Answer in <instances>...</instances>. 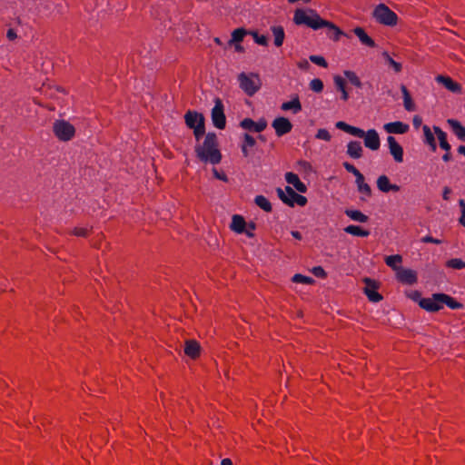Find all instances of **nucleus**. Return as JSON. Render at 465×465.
I'll list each match as a JSON object with an SVG mask.
<instances>
[{
  "label": "nucleus",
  "instance_id": "nucleus-13",
  "mask_svg": "<svg viewBox=\"0 0 465 465\" xmlns=\"http://www.w3.org/2000/svg\"><path fill=\"white\" fill-rule=\"evenodd\" d=\"M396 278L403 284L412 285L418 282L417 272L411 269L403 267L400 268L396 272Z\"/></svg>",
  "mask_w": 465,
  "mask_h": 465
},
{
  "label": "nucleus",
  "instance_id": "nucleus-51",
  "mask_svg": "<svg viewBox=\"0 0 465 465\" xmlns=\"http://www.w3.org/2000/svg\"><path fill=\"white\" fill-rule=\"evenodd\" d=\"M358 191L361 193H364L368 197L371 196L372 193L371 186L366 183L364 184H360V186L358 187Z\"/></svg>",
  "mask_w": 465,
  "mask_h": 465
},
{
  "label": "nucleus",
  "instance_id": "nucleus-60",
  "mask_svg": "<svg viewBox=\"0 0 465 465\" xmlns=\"http://www.w3.org/2000/svg\"><path fill=\"white\" fill-rule=\"evenodd\" d=\"M6 37L10 41H13V40H15L17 37V35H16L15 31L13 28H10V29H8V31L6 33Z\"/></svg>",
  "mask_w": 465,
  "mask_h": 465
},
{
  "label": "nucleus",
  "instance_id": "nucleus-30",
  "mask_svg": "<svg viewBox=\"0 0 465 465\" xmlns=\"http://www.w3.org/2000/svg\"><path fill=\"white\" fill-rule=\"evenodd\" d=\"M344 213L351 218V220L359 223H367L369 221V216L362 213L359 210H353V209H346L344 211Z\"/></svg>",
  "mask_w": 465,
  "mask_h": 465
},
{
  "label": "nucleus",
  "instance_id": "nucleus-1",
  "mask_svg": "<svg viewBox=\"0 0 465 465\" xmlns=\"http://www.w3.org/2000/svg\"><path fill=\"white\" fill-rule=\"evenodd\" d=\"M293 23L297 25H306L313 30H319L326 27L328 29V35L333 41H339L341 35H345L332 22L322 19L314 9H302L298 8L294 12Z\"/></svg>",
  "mask_w": 465,
  "mask_h": 465
},
{
  "label": "nucleus",
  "instance_id": "nucleus-49",
  "mask_svg": "<svg viewBox=\"0 0 465 465\" xmlns=\"http://www.w3.org/2000/svg\"><path fill=\"white\" fill-rule=\"evenodd\" d=\"M72 233L78 237H87L89 234V230L86 228L75 227Z\"/></svg>",
  "mask_w": 465,
  "mask_h": 465
},
{
  "label": "nucleus",
  "instance_id": "nucleus-59",
  "mask_svg": "<svg viewBox=\"0 0 465 465\" xmlns=\"http://www.w3.org/2000/svg\"><path fill=\"white\" fill-rule=\"evenodd\" d=\"M451 189L448 186H445L443 188V191H442V198L445 200V201H449L450 200V194L451 193Z\"/></svg>",
  "mask_w": 465,
  "mask_h": 465
},
{
  "label": "nucleus",
  "instance_id": "nucleus-25",
  "mask_svg": "<svg viewBox=\"0 0 465 465\" xmlns=\"http://www.w3.org/2000/svg\"><path fill=\"white\" fill-rule=\"evenodd\" d=\"M353 33L359 38L360 42L371 48L376 47V43L374 40L367 35L365 30L362 27L357 26L353 29Z\"/></svg>",
  "mask_w": 465,
  "mask_h": 465
},
{
  "label": "nucleus",
  "instance_id": "nucleus-6",
  "mask_svg": "<svg viewBox=\"0 0 465 465\" xmlns=\"http://www.w3.org/2000/svg\"><path fill=\"white\" fill-rule=\"evenodd\" d=\"M372 17L381 25L394 26L398 22V15L385 4H379L372 11Z\"/></svg>",
  "mask_w": 465,
  "mask_h": 465
},
{
  "label": "nucleus",
  "instance_id": "nucleus-22",
  "mask_svg": "<svg viewBox=\"0 0 465 465\" xmlns=\"http://www.w3.org/2000/svg\"><path fill=\"white\" fill-rule=\"evenodd\" d=\"M346 153L349 157L352 159H360L363 155V148L361 146V142L359 141H351L347 144Z\"/></svg>",
  "mask_w": 465,
  "mask_h": 465
},
{
  "label": "nucleus",
  "instance_id": "nucleus-3",
  "mask_svg": "<svg viewBox=\"0 0 465 465\" xmlns=\"http://www.w3.org/2000/svg\"><path fill=\"white\" fill-rule=\"evenodd\" d=\"M335 127L355 137L363 138L365 147L370 150L377 151L380 149L381 139L375 129H370L365 132L364 130L352 126L343 121L337 122L335 124Z\"/></svg>",
  "mask_w": 465,
  "mask_h": 465
},
{
  "label": "nucleus",
  "instance_id": "nucleus-38",
  "mask_svg": "<svg viewBox=\"0 0 465 465\" xmlns=\"http://www.w3.org/2000/svg\"><path fill=\"white\" fill-rule=\"evenodd\" d=\"M250 35H252L253 40L256 44L267 46L268 45V37L264 35H259L256 31H250Z\"/></svg>",
  "mask_w": 465,
  "mask_h": 465
},
{
  "label": "nucleus",
  "instance_id": "nucleus-62",
  "mask_svg": "<svg viewBox=\"0 0 465 465\" xmlns=\"http://www.w3.org/2000/svg\"><path fill=\"white\" fill-rule=\"evenodd\" d=\"M232 45L234 46L235 52H237V53L244 52V48L240 43H234Z\"/></svg>",
  "mask_w": 465,
  "mask_h": 465
},
{
  "label": "nucleus",
  "instance_id": "nucleus-45",
  "mask_svg": "<svg viewBox=\"0 0 465 465\" xmlns=\"http://www.w3.org/2000/svg\"><path fill=\"white\" fill-rule=\"evenodd\" d=\"M333 81L338 91L342 92L346 90V82L341 75H335Z\"/></svg>",
  "mask_w": 465,
  "mask_h": 465
},
{
  "label": "nucleus",
  "instance_id": "nucleus-52",
  "mask_svg": "<svg viewBox=\"0 0 465 465\" xmlns=\"http://www.w3.org/2000/svg\"><path fill=\"white\" fill-rule=\"evenodd\" d=\"M213 174L214 178L227 183L229 181L227 175L223 172H219L216 168H213Z\"/></svg>",
  "mask_w": 465,
  "mask_h": 465
},
{
  "label": "nucleus",
  "instance_id": "nucleus-14",
  "mask_svg": "<svg viewBox=\"0 0 465 465\" xmlns=\"http://www.w3.org/2000/svg\"><path fill=\"white\" fill-rule=\"evenodd\" d=\"M390 153L392 155L393 159L397 163L403 162V148L402 146L396 141L395 137L390 135L387 138Z\"/></svg>",
  "mask_w": 465,
  "mask_h": 465
},
{
  "label": "nucleus",
  "instance_id": "nucleus-29",
  "mask_svg": "<svg viewBox=\"0 0 465 465\" xmlns=\"http://www.w3.org/2000/svg\"><path fill=\"white\" fill-rule=\"evenodd\" d=\"M271 31L274 37V45L276 47L282 46L285 38L283 27L282 25H273L271 27Z\"/></svg>",
  "mask_w": 465,
  "mask_h": 465
},
{
  "label": "nucleus",
  "instance_id": "nucleus-12",
  "mask_svg": "<svg viewBox=\"0 0 465 465\" xmlns=\"http://www.w3.org/2000/svg\"><path fill=\"white\" fill-rule=\"evenodd\" d=\"M246 226L247 223L242 216L239 214H234L232 216L230 229L236 233H244L249 238H253L254 233L251 232L249 230H246Z\"/></svg>",
  "mask_w": 465,
  "mask_h": 465
},
{
  "label": "nucleus",
  "instance_id": "nucleus-31",
  "mask_svg": "<svg viewBox=\"0 0 465 465\" xmlns=\"http://www.w3.org/2000/svg\"><path fill=\"white\" fill-rule=\"evenodd\" d=\"M344 232L349 234H351L353 236H358V237H368L370 235V232L368 230H365V229L361 228V226L353 225V224L348 225L347 227H345Z\"/></svg>",
  "mask_w": 465,
  "mask_h": 465
},
{
  "label": "nucleus",
  "instance_id": "nucleus-47",
  "mask_svg": "<svg viewBox=\"0 0 465 465\" xmlns=\"http://www.w3.org/2000/svg\"><path fill=\"white\" fill-rule=\"evenodd\" d=\"M407 296L413 302H417L419 305H420V301L422 300L421 292L417 290L411 291L410 292H407Z\"/></svg>",
  "mask_w": 465,
  "mask_h": 465
},
{
  "label": "nucleus",
  "instance_id": "nucleus-43",
  "mask_svg": "<svg viewBox=\"0 0 465 465\" xmlns=\"http://www.w3.org/2000/svg\"><path fill=\"white\" fill-rule=\"evenodd\" d=\"M296 166L298 167V170L301 171V172L302 171V172L307 173L312 172V164L309 162L305 161V160H299V161H297Z\"/></svg>",
  "mask_w": 465,
  "mask_h": 465
},
{
  "label": "nucleus",
  "instance_id": "nucleus-7",
  "mask_svg": "<svg viewBox=\"0 0 465 465\" xmlns=\"http://www.w3.org/2000/svg\"><path fill=\"white\" fill-rule=\"evenodd\" d=\"M53 132L60 141L67 142L74 138L75 128L65 120H55L53 124Z\"/></svg>",
  "mask_w": 465,
  "mask_h": 465
},
{
  "label": "nucleus",
  "instance_id": "nucleus-48",
  "mask_svg": "<svg viewBox=\"0 0 465 465\" xmlns=\"http://www.w3.org/2000/svg\"><path fill=\"white\" fill-rule=\"evenodd\" d=\"M312 272L313 273L314 276H316L318 278L323 279V278L327 277V273L322 266L313 267L312 270Z\"/></svg>",
  "mask_w": 465,
  "mask_h": 465
},
{
  "label": "nucleus",
  "instance_id": "nucleus-4",
  "mask_svg": "<svg viewBox=\"0 0 465 465\" xmlns=\"http://www.w3.org/2000/svg\"><path fill=\"white\" fill-rule=\"evenodd\" d=\"M238 81L240 88L248 95H254L262 87V80L256 73L246 74L244 72L239 74Z\"/></svg>",
  "mask_w": 465,
  "mask_h": 465
},
{
  "label": "nucleus",
  "instance_id": "nucleus-64",
  "mask_svg": "<svg viewBox=\"0 0 465 465\" xmlns=\"http://www.w3.org/2000/svg\"><path fill=\"white\" fill-rule=\"evenodd\" d=\"M459 204H460V209H461V215H463V217H465V201L463 199H460L459 201Z\"/></svg>",
  "mask_w": 465,
  "mask_h": 465
},
{
  "label": "nucleus",
  "instance_id": "nucleus-21",
  "mask_svg": "<svg viewBox=\"0 0 465 465\" xmlns=\"http://www.w3.org/2000/svg\"><path fill=\"white\" fill-rule=\"evenodd\" d=\"M184 353L193 360L197 359L201 354V346L195 340H186Z\"/></svg>",
  "mask_w": 465,
  "mask_h": 465
},
{
  "label": "nucleus",
  "instance_id": "nucleus-63",
  "mask_svg": "<svg viewBox=\"0 0 465 465\" xmlns=\"http://www.w3.org/2000/svg\"><path fill=\"white\" fill-rule=\"evenodd\" d=\"M452 159V154L450 153V151L449 152H446L443 156H442V160L444 162H450V160Z\"/></svg>",
  "mask_w": 465,
  "mask_h": 465
},
{
  "label": "nucleus",
  "instance_id": "nucleus-34",
  "mask_svg": "<svg viewBox=\"0 0 465 465\" xmlns=\"http://www.w3.org/2000/svg\"><path fill=\"white\" fill-rule=\"evenodd\" d=\"M382 57L384 58L385 63L393 69L395 73H400L402 70V64L399 62L393 60L388 52L384 51L382 53Z\"/></svg>",
  "mask_w": 465,
  "mask_h": 465
},
{
  "label": "nucleus",
  "instance_id": "nucleus-8",
  "mask_svg": "<svg viewBox=\"0 0 465 465\" xmlns=\"http://www.w3.org/2000/svg\"><path fill=\"white\" fill-rule=\"evenodd\" d=\"M211 118H212L213 124L216 128H218L220 130H223L225 128L226 116L224 114V106H223V101L219 97H216L214 99V106L211 112Z\"/></svg>",
  "mask_w": 465,
  "mask_h": 465
},
{
  "label": "nucleus",
  "instance_id": "nucleus-39",
  "mask_svg": "<svg viewBox=\"0 0 465 465\" xmlns=\"http://www.w3.org/2000/svg\"><path fill=\"white\" fill-rule=\"evenodd\" d=\"M310 89L317 94L322 93L324 84L323 82L320 78H314L310 82Z\"/></svg>",
  "mask_w": 465,
  "mask_h": 465
},
{
  "label": "nucleus",
  "instance_id": "nucleus-10",
  "mask_svg": "<svg viewBox=\"0 0 465 465\" xmlns=\"http://www.w3.org/2000/svg\"><path fill=\"white\" fill-rule=\"evenodd\" d=\"M239 126L249 132L260 134L266 129L267 121L263 117L260 118L257 122H254L252 118H244L240 122Z\"/></svg>",
  "mask_w": 465,
  "mask_h": 465
},
{
  "label": "nucleus",
  "instance_id": "nucleus-55",
  "mask_svg": "<svg viewBox=\"0 0 465 465\" xmlns=\"http://www.w3.org/2000/svg\"><path fill=\"white\" fill-rule=\"evenodd\" d=\"M414 128L418 129L422 124V118L420 115H414L412 119Z\"/></svg>",
  "mask_w": 465,
  "mask_h": 465
},
{
  "label": "nucleus",
  "instance_id": "nucleus-46",
  "mask_svg": "<svg viewBox=\"0 0 465 465\" xmlns=\"http://www.w3.org/2000/svg\"><path fill=\"white\" fill-rule=\"evenodd\" d=\"M317 139L324 140V141H331V136L327 129L321 128L317 131V134L315 135Z\"/></svg>",
  "mask_w": 465,
  "mask_h": 465
},
{
  "label": "nucleus",
  "instance_id": "nucleus-56",
  "mask_svg": "<svg viewBox=\"0 0 465 465\" xmlns=\"http://www.w3.org/2000/svg\"><path fill=\"white\" fill-rule=\"evenodd\" d=\"M241 151L243 155V157L247 158L251 155V148L247 147L242 143H241Z\"/></svg>",
  "mask_w": 465,
  "mask_h": 465
},
{
  "label": "nucleus",
  "instance_id": "nucleus-20",
  "mask_svg": "<svg viewBox=\"0 0 465 465\" xmlns=\"http://www.w3.org/2000/svg\"><path fill=\"white\" fill-rule=\"evenodd\" d=\"M377 187L382 193L399 192L401 190L399 185L391 183L390 179L385 174L378 177Z\"/></svg>",
  "mask_w": 465,
  "mask_h": 465
},
{
  "label": "nucleus",
  "instance_id": "nucleus-42",
  "mask_svg": "<svg viewBox=\"0 0 465 465\" xmlns=\"http://www.w3.org/2000/svg\"><path fill=\"white\" fill-rule=\"evenodd\" d=\"M242 143L251 149L257 145L256 139L248 133L243 134Z\"/></svg>",
  "mask_w": 465,
  "mask_h": 465
},
{
  "label": "nucleus",
  "instance_id": "nucleus-15",
  "mask_svg": "<svg viewBox=\"0 0 465 465\" xmlns=\"http://www.w3.org/2000/svg\"><path fill=\"white\" fill-rule=\"evenodd\" d=\"M435 296H438L437 293H433L430 298H422L420 301V307L425 310L428 312H437L442 309V305L437 302Z\"/></svg>",
  "mask_w": 465,
  "mask_h": 465
},
{
  "label": "nucleus",
  "instance_id": "nucleus-41",
  "mask_svg": "<svg viewBox=\"0 0 465 465\" xmlns=\"http://www.w3.org/2000/svg\"><path fill=\"white\" fill-rule=\"evenodd\" d=\"M193 130V135L195 137V140L197 142L200 141V139L205 135V123H203V120L199 124H197V127H195Z\"/></svg>",
  "mask_w": 465,
  "mask_h": 465
},
{
  "label": "nucleus",
  "instance_id": "nucleus-27",
  "mask_svg": "<svg viewBox=\"0 0 465 465\" xmlns=\"http://www.w3.org/2000/svg\"><path fill=\"white\" fill-rule=\"evenodd\" d=\"M250 35V31L246 30L243 27L236 28L232 33V38L228 41L227 45L229 47L232 46L234 43H241L244 36Z\"/></svg>",
  "mask_w": 465,
  "mask_h": 465
},
{
  "label": "nucleus",
  "instance_id": "nucleus-61",
  "mask_svg": "<svg viewBox=\"0 0 465 465\" xmlns=\"http://www.w3.org/2000/svg\"><path fill=\"white\" fill-rule=\"evenodd\" d=\"M356 178V184H357V188L360 186V184H364L365 182H364V176L362 175L361 173H360L359 174H356L355 176Z\"/></svg>",
  "mask_w": 465,
  "mask_h": 465
},
{
  "label": "nucleus",
  "instance_id": "nucleus-54",
  "mask_svg": "<svg viewBox=\"0 0 465 465\" xmlns=\"http://www.w3.org/2000/svg\"><path fill=\"white\" fill-rule=\"evenodd\" d=\"M421 242L423 243H435V244H440L442 242L439 239L433 238L432 236L426 235L423 238H421Z\"/></svg>",
  "mask_w": 465,
  "mask_h": 465
},
{
  "label": "nucleus",
  "instance_id": "nucleus-2",
  "mask_svg": "<svg viewBox=\"0 0 465 465\" xmlns=\"http://www.w3.org/2000/svg\"><path fill=\"white\" fill-rule=\"evenodd\" d=\"M196 157L204 163L218 164L221 163L223 155L219 149V142L215 133L209 132L205 134L202 144H196L194 147Z\"/></svg>",
  "mask_w": 465,
  "mask_h": 465
},
{
  "label": "nucleus",
  "instance_id": "nucleus-5",
  "mask_svg": "<svg viewBox=\"0 0 465 465\" xmlns=\"http://www.w3.org/2000/svg\"><path fill=\"white\" fill-rule=\"evenodd\" d=\"M279 199L290 207H293L295 204L299 206H305L308 203L307 198L302 194L297 193L291 186H285V189H276Z\"/></svg>",
  "mask_w": 465,
  "mask_h": 465
},
{
  "label": "nucleus",
  "instance_id": "nucleus-37",
  "mask_svg": "<svg viewBox=\"0 0 465 465\" xmlns=\"http://www.w3.org/2000/svg\"><path fill=\"white\" fill-rule=\"evenodd\" d=\"M292 281L293 282L302 283V284H312V283H313L315 282L314 279H312V277L305 276V275H302V274H300V273L294 274V276L292 277Z\"/></svg>",
  "mask_w": 465,
  "mask_h": 465
},
{
  "label": "nucleus",
  "instance_id": "nucleus-11",
  "mask_svg": "<svg viewBox=\"0 0 465 465\" xmlns=\"http://www.w3.org/2000/svg\"><path fill=\"white\" fill-rule=\"evenodd\" d=\"M272 126L275 130V134L278 137H282L289 134L292 129V124L291 121L283 116L275 118L272 123Z\"/></svg>",
  "mask_w": 465,
  "mask_h": 465
},
{
  "label": "nucleus",
  "instance_id": "nucleus-9",
  "mask_svg": "<svg viewBox=\"0 0 465 465\" xmlns=\"http://www.w3.org/2000/svg\"><path fill=\"white\" fill-rule=\"evenodd\" d=\"M362 281L365 283L363 292L368 297L369 301L372 302H381L383 297L377 292L380 287V282L368 277H365Z\"/></svg>",
  "mask_w": 465,
  "mask_h": 465
},
{
  "label": "nucleus",
  "instance_id": "nucleus-53",
  "mask_svg": "<svg viewBox=\"0 0 465 465\" xmlns=\"http://www.w3.org/2000/svg\"><path fill=\"white\" fill-rule=\"evenodd\" d=\"M403 105H404V108L408 111V112H413L416 110V106H415V104L412 100V98L411 97L410 99H406L403 101Z\"/></svg>",
  "mask_w": 465,
  "mask_h": 465
},
{
  "label": "nucleus",
  "instance_id": "nucleus-35",
  "mask_svg": "<svg viewBox=\"0 0 465 465\" xmlns=\"http://www.w3.org/2000/svg\"><path fill=\"white\" fill-rule=\"evenodd\" d=\"M402 262V257L400 254L389 255L385 258L386 264L392 270L398 272L401 267L397 264Z\"/></svg>",
  "mask_w": 465,
  "mask_h": 465
},
{
  "label": "nucleus",
  "instance_id": "nucleus-57",
  "mask_svg": "<svg viewBox=\"0 0 465 465\" xmlns=\"http://www.w3.org/2000/svg\"><path fill=\"white\" fill-rule=\"evenodd\" d=\"M401 91L402 93L403 101L411 97L409 90L404 84L401 85Z\"/></svg>",
  "mask_w": 465,
  "mask_h": 465
},
{
  "label": "nucleus",
  "instance_id": "nucleus-32",
  "mask_svg": "<svg viewBox=\"0 0 465 465\" xmlns=\"http://www.w3.org/2000/svg\"><path fill=\"white\" fill-rule=\"evenodd\" d=\"M422 130L424 134V143L430 145L431 151L435 152L437 149V144L430 128L428 125H423Z\"/></svg>",
  "mask_w": 465,
  "mask_h": 465
},
{
  "label": "nucleus",
  "instance_id": "nucleus-24",
  "mask_svg": "<svg viewBox=\"0 0 465 465\" xmlns=\"http://www.w3.org/2000/svg\"><path fill=\"white\" fill-rule=\"evenodd\" d=\"M447 124L451 128L453 134L457 136V138L465 143V127L456 119H448Z\"/></svg>",
  "mask_w": 465,
  "mask_h": 465
},
{
  "label": "nucleus",
  "instance_id": "nucleus-40",
  "mask_svg": "<svg viewBox=\"0 0 465 465\" xmlns=\"http://www.w3.org/2000/svg\"><path fill=\"white\" fill-rule=\"evenodd\" d=\"M446 266L448 268L460 270V269L465 268V262H463L458 258H453V259L448 260L446 262Z\"/></svg>",
  "mask_w": 465,
  "mask_h": 465
},
{
  "label": "nucleus",
  "instance_id": "nucleus-19",
  "mask_svg": "<svg viewBox=\"0 0 465 465\" xmlns=\"http://www.w3.org/2000/svg\"><path fill=\"white\" fill-rule=\"evenodd\" d=\"M383 129L388 134H403L409 131L410 126H409V124H404L401 121H396V122L385 124L383 125Z\"/></svg>",
  "mask_w": 465,
  "mask_h": 465
},
{
  "label": "nucleus",
  "instance_id": "nucleus-36",
  "mask_svg": "<svg viewBox=\"0 0 465 465\" xmlns=\"http://www.w3.org/2000/svg\"><path fill=\"white\" fill-rule=\"evenodd\" d=\"M343 74L349 80V82L351 84H353L354 86H356L358 88H361L362 87V83H361V81L360 80V78L358 77V75L356 74L355 72L351 71V70H345L343 72Z\"/></svg>",
  "mask_w": 465,
  "mask_h": 465
},
{
  "label": "nucleus",
  "instance_id": "nucleus-16",
  "mask_svg": "<svg viewBox=\"0 0 465 465\" xmlns=\"http://www.w3.org/2000/svg\"><path fill=\"white\" fill-rule=\"evenodd\" d=\"M436 81L439 84H441L449 91L454 94H461V85L459 83L453 81L450 76L440 74L436 77Z\"/></svg>",
  "mask_w": 465,
  "mask_h": 465
},
{
  "label": "nucleus",
  "instance_id": "nucleus-17",
  "mask_svg": "<svg viewBox=\"0 0 465 465\" xmlns=\"http://www.w3.org/2000/svg\"><path fill=\"white\" fill-rule=\"evenodd\" d=\"M203 119V123H205V118L203 114L198 113L196 111H187L184 114L185 124L189 129H194L197 127V124L201 123Z\"/></svg>",
  "mask_w": 465,
  "mask_h": 465
},
{
  "label": "nucleus",
  "instance_id": "nucleus-18",
  "mask_svg": "<svg viewBox=\"0 0 465 465\" xmlns=\"http://www.w3.org/2000/svg\"><path fill=\"white\" fill-rule=\"evenodd\" d=\"M435 299L440 303V305L443 306L445 304L452 310H460L464 307L461 302L446 293L438 292V296H435Z\"/></svg>",
  "mask_w": 465,
  "mask_h": 465
},
{
  "label": "nucleus",
  "instance_id": "nucleus-28",
  "mask_svg": "<svg viewBox=\"0 0 465 465\" xmlns=\"http://www.w3.org/2000/svg\"><path fill=\"white\" fill-rule=\"evenodd\" d=\"M433 130L438 137L440 147L443 149L445 152L450 151L451 146L447 141V134L443 132L439 126L436 125L433 126Z\"/></svg>",
  "mask_w": 465,
  "mask_h": 465
},
{
  "label": "nucleus",
  "instance_id": "nucleus-33",
  "mask_svg": "<svg viewBox=\"0 0 465 465\" xmlns=\"http://www.w3.org/2000/svg\"><path fill=\"white\" fill-rule=\"evenodd\" d=\"M254 203L257 206H259L262 210H263L266 213H271L272 210V203L263 195H257L254 198Z\"/></svg>",
  "mask_w": 465,
  "mask_h": 465
},
{
  "label": "nucleus",
  "instance_id": "nucleus-58",
  "mask_svg": "<svg viewBox=\"0 0 465 465\" xmlns=\"http://www.w3.org/2000/svg\"><path fill=\"white\" fill-rule=\"evenodd\" d=\"M310 64L307 60L303 59L298 63V67L302 70H308L310 68Z\"/></svg>",
  "mask_w": 465,
  "mask_h": 465
},
{
  "label": "nucleus",
  "instance_id": "nucleus-23",
  "mask_svg": "<svg viewBox=\"0 0 465 465\" xmlns=\"http://www.w3.org/2000/svg\"><path fill=\"white\" fill-rule=\"evenodd\" d=\"M285 181L289 184H292L293 187L300 193H305L307 192V186L303 183L298 175L294 173L288 172L285 173Z\"/></svg>",
  "mask_w": 465,
  "mask_h": 465
},
{
  "label": "nucleus",
  "instance_id": "nucleus-44",
  "mask_svg": "<svg viewBox=\"0 0 465 465\" xmlns=\"http://www.w3.org/2000/svg\"><path fill=\"white\" fill-rule=\"evenodd\" d=\"M309 59L312 63H313L319 66H322L324 68H326L328 66V63L323 56L312 54V55H310Z\"/></svg>",
  "mask_w": 465,
  "mask_h": 465
},
{
  "label": "nucleus",
  "instance_id": "nucleus-26",
  "mask_svg": "<svg viewBox=\"0 0 465 465\" xmlns=\"http://www.w3.org/2000/svg\"><path fill=\"white\" fill-rule=\"evenodd\" d=\"M281 109L282 111H290L292 110L293 114H298L302 111V104L299 99L298 94H294L292 99L288 102H284L281 105Z\"/></svg>",
  "mask_w": 465,
  "mask_h": 465
},
{
  "label": "nucleus",
  "instance_id": "nucleus-50",
  "mask_svg": "<svg viewBox=\"0 0 465 465\" xmlns=\"http://www.w3.org/2000/svg\"><path fill=\"white\" fill-rule=\"evenodd\" d=\"M342 166L347 172L352 173L354 176L361 173L353 164L350 163L349 162H344Z\"/></svg>",
  "mask_w": 465,
  "mask_h": 465
}]
</instances>
